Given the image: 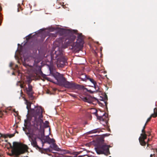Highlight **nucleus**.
<instances>
[{
  "label": "nucleus",
  "instance_id": "1",
  "mask_svg": "<svg viewBox=\"0 0 157 157\" xmlns=\"http://www.w3.org/2000/svg\"><path fill=\"white\" fill-rule=\"evenodd\" d=\"M63 47L52 46L50 56V82L59 86L65 87L69 82L63 74L57 72L56 70V63L58 67H63L67 64V59L63 56Z\"/></svg>",
  "mask_w": 157,
  "mask_h": 157
},
{
  "label": "nucleus",
  "instance_id": "2",
  "mask_svg": "<svg viewBox=\"0 0 157 157\" xmlns=\"http://www.w3.org/2000/svg\"><path fill=\"white\" fill-rule=\"evenodd\" d=\"M55 30L57 31V33L60 36H64L67 37L64 44L63 43V41L62 37L56 39L53 42L52 46L63 47L64 49L66 48L71 43L74 42L76 38V36L75 35L78 34V32L77 30L75 29L52 27L50 26V32H52Z\"/></svg>",
  "mask_w": 157,
  "mask_h": 157
},
{
  "label": "nucleus",
  "instance_id": "3",
  "mask_svg": "<svg viewBox=\"0 0 157 157\" xmlns=\"http://www.w3.org/2000/svg\"><path fill=\"white\" fill-rule=\"evenodd\" d=\"M27 105L26 108L28 109V114L29 109H30V112L32 117H34V122L33 125L36 129H38L39 128L41 129L43 125L44 127L47 128L49 127L48 125V122L45 121L44 123L42 119V110L41 106L36 107L35 106L34 104L30 102L26 101Z\"/></svg>",
  "mask_w": 157,
  "mask_h": 157
},
{
  "label": "nucleus",
  "instance_id": "4",
  "mask_svg": "<svg viewBox=\"0 0 157 157\" xmlns=\"http://www.w3.org/2000/svg\"><path fill=\"white\" fill-rule=\"evenodd\" d=\"M93 144L96 153L98 155L104 154L108 155L110 154L109 148L110 145L107 144L103 140H95L93 141Z\"/></svg>",
  "mask_w": 157,
  "mask_h": 157
},
{
  "label": "nucleus",
  "instance_id": "5",
  "mask_svg": "<svg viewBox=\"0 0 157 157\" xmlns=\"http://www.w3.org/2000/svg\"><path fill=\"white\" fill-rule=\"evenodd\" d=\"M50 152L54 154L52 157H71L66 156L65 155L69 152L59 147L56 143V140L53 138L50 137ZM52 155L50 154V156Z\"/></svg>",
  "mask_w": 157,
  "mask_h": 157
},
{
  "label": "nucleus",
  "instance_id": "6",
  "mask_svg": "<svg viewBox=\"0 0 157 157\" xmlns=\"http://www.w3.org/2000/svg\"><path fill=\"white\" fill-rule=\"evenodd\" d=\"M76 42L71 45V49L75 53H78L83 47L84 44L83 36L82 33H78Z\"/></svg>",
  "mask_w": 157,
  "mask_h": 157
},
{
  "label": "nucleus",
  "instance_id": "7",
  "mask_svg": "<svg viewBox=\"0 0 157 157\" xmlns=\"http://www.w3.org/2000/svg\"><path fill=\"white\" fill-rule=\"evenodd\" d=\"M64 87L67 88H72L75 89L83 90H86L91 94L94 93L96 92L95 91H93L90 90H88L87 88H85L84 86L77 84L72 81L68 82V84Z\"/></svg>",
  "mask_w": 157,
  "mask_h": 157
},
{
  "label": "nucleus",
  "instance_id": "8",
  "mask_svg": "<svg viewBox=\"0 0 157 157\" xmlns=\"http://www.w3.org/2000/svg\"><path fill=\"white\" fill-rule=\"evenodd\" d=\"M25 134L28 136L29 137V140L30 141L31 145L36 149H40L41 148L39 147L37 145V142L36 141V137H33V133H30L29 132V130H28V132H25Z\"/></svg>",
  "mask_w": 157,
  "mask_h": 157
},
{
  "label": "nucleus",
  "instance_id": "9",
  "mask_svg": "<svg viewBox=\"0 0 157 157\" xmlns=\"http://www.w3.org/2000/svg\"><path fill=\"white\" fill-rule=\"evenodd\" d=\"M35 33L36 34L33 36L36 35L38 36H40L41 39L43 41H44L45 38L48 36H49L48 37L46 40L49 38V31H46L45 29H41L35 32Z\"/></svg>",
  "mask_w": 157,
  "mask_h": 157
},
{
  "label": "nucleus",
  "instance_id": "10",
  "mask_svg": "<svg viewBox=\"0 0 157 157\" xmlns=\"http://www.w3.org/2000/svg\"><path fill=\"white\" fill-rule=\"evenodd\" d=\"M27 151V150L22 147H20L12 151V154L15 156H18L20 154L25 153Z\"/></svg>",
  "mask_w": 157,
  "mask_h": 157
},
{
  "label": "nucleus",
  "instance_id": "11",
  "mask_svg": "<svg viewBox=\"0 0 157 157\" xmlns=\"http://www.w3.org/2000/svg\"><path fill=\"white\" fill-rule=\"evenodd\" d=\"M82 75L84 76V78L81 77L80 78H81V80L85 82H86L88 80L89 81L93 84H96V81L90 75H87L86 74H83Z\"/></svg>",
  "mask_w": 157,
  "mask_h": 157
},
{
  "label": "nucleus",
  "instance_id": "12",
  "mask_svg": "<svg viewBox=\"0 0 157 157\" xmlns=\"http://www.w3.org/2000/svg\"><path fill=\"white\" fill-rule=\"evenodd\" d=\"M31 120L29 119H27L25 120L24 124V125L25 126L26 128L27 127H29L31 125L33 126L34 127V126L33 125V124L34 121H32V124H31Z\"/></svg>",
  "mask_w": 157,
  "mask_h": 157
},
{
  "label": "nucleus",
  "instance_id": "13",
  "mask_svg": "<svg viewBox=\"0 0 157 157\" xmlns=\"http://www.w3.org/2000/svg\"><path fill=\"white\" fill-rule=\"evenodd\" d=\"M92 98L96 100H97V99L94 97H84L83 98V100L84 101L87 102L89 103H91L92 102Z\"/></svg>",
  "mask_w": 157,
  "mask_h": 157
},
{
  "label": "nucleus",
  "instance_id": "14",
  "mask_svg": "<svg viewBox=\"0 0 157 157\" xmlns=\"http://www.w3.org/2000/svg\"><path fill=\"white\" fill-rule=\"evenodd\" d=\"M110 135V134L109 133H106L105 134H102L99 137L97 138L96 139V140H103V142H105V140H104V138L105 137H107L109 136Z\"/></svg>",
  "mask_w": 157,
  "mask_h": 157
},
{
  "label": "nucleus",
  "instance_id": "15",
  "mask_svg": "<svg viewBox=\"0 0 157 157\" xmlns=\"http://www.w3.org/2000/svg\"><path fill=\"white\" fill-rule=\"evenodd\" d=\"M105 114V112L102 116H99L98 115L97 117H96L97 119L99 120L100 121H104L105 119L103 118V117L104 116H105V117H106Z\"/></svg>",
  "mask_w": 157,
  "mask_h": 157
},
{
  "label": "nucleus",
  "instance_id": "16",
  "mask_svg": "<svg viewBox=\"0 0 157 157\" xmlns=\"http://www.w3.org/2000/svg\"><path fill=\"white\" fill-rule=\"evenodd\" d=\"M34 93V92L33 91H26V93L28 95L29 97L32 99H33L34 98V97L33 95V94Z\"/></svg>",
  "mask_w": 157,
  "mask_h": 157
},
{
  "label": "nucleus",
  "instance_id": "17",
  "mask_svg": "<svg viewBox=\"0 0 157 157\" xmlns=\"http://www.w3.org/2000/svg\"><path fill=\"white\" fill-rule=\"evenodd\" d=\"M93 86H91V87H94V88H95V89L96 90L95 91H96V92H98L99 91V86H98V85H97V82H96V84H93Z\"/></svg>",
  "mask_w": 157,
  "mask_h": 157
},
{
  "label": "nucleus",
  "instance_id": "18",
  "mask_svg": "<svg viewBox=\"0 0 157 157\" xmlns=\"http://www.w3.org/2000/svg\"><path fill=\"white\" fill-rule=\"evenodd\" d=\"M26 82H27L28 85H31V83L32 82V79L30 76H28L26 77Z\"/></svg>",
  "mask_w": 157,
  "mask_h": 157
},
{
  "label": "nucleus",
  "instance_id": "19",
  "mask_svg": "<svg viewBox=\"0 0 157 157\" xmlns=\"http://www.w3.org/2000/svg\"><path fill=\"white\" fill-rule=\"evenodd\" d=\"M28 87L26 88V91H33V86L31 85H28Z\"/></svg>",
  "mask_w": 157,
  "mask_h": 157
},
{
  "label": "nucleus",
  "instance_id": "20",
  "mask_svg": "<svg viewBox=\"0 0 157 157\" xmlns=\"http://www.w3.org/2000/svg\"><path fill=\"white\" fill-rule=\"evenodd\" d=\"M40 136H41L40 138V137L39 136V137H38V138L42 140H43L44 138V131H43V132H40Z\"/></svg>",
  "mask_w": 157,
  "mask_h": 157
},
{
  "label": "nucleus",
  "instance_id": "21",
  "mask_svg": "<svg viewBox=\"0 0 157 157\" xmlns=\"http://www.w3.org/2000/svg\"><path fill=\"white\" fill-rule=\"evenodd\" d=\"M106 99L107 100V97L106 95L105 96V98H102V99H100L101 101H104V103L105 104V106H106V108H107V102L106 101H105V99Z\"/></svg>",
  "mask_w": 157,
  "mask_h": 157
},
{
  "label": "nucleus",
  "instance_id": "22",
  "mask_svg": "<svg viewBox=\"0 0 157 157\" xmlns=\"http://www.w3.org/2000/svg\"><path fill=\"white\" fill-rule=\"evenodd\" d=\"M140 137H139V140L141 145L142 146H144L146 144V143L144 140H142L140 139Z\"/></svg>",
  "mask_w": 157,
  "mask_h": 157
},
{
  "label": "nucleus",
  "instance_id": "23",
  "mask_svg": "<svg viewBox=\"0 0 157 157\" xmlns=\"http://www.w3.org/2000/svg\"><path fill=\"white\" fill-rule=\"evenodd\" d=\"M57 33H50V37H56L57 36Z\"/></svg>",
  "mask_w": 157,
  "mask_h": 157
},
{
  "label": "nucleus",
  "instance_id": "24",
  "mask_svg": "<svg viewBox=\"0 0 157 157\" xmlns=\"http://www.w3.org/2000/svg\"><path fill=\"white\" fill-rule=\"evenodd\" d=\"M40 76H41L44 78L45 79L48 81H49V78L47 77H46V75L45 74L43 73V74Z\"/></svg>",
  "mask_w": 157,
  "mask_h": 157
},
{
  "label": "nucleus",
  "instance_id": "25",
  "mask_svg": "<svg viewBox=\"0 0 157 157\" xmlns=\"http://www.w3.org/2000/svg\"><path fill=\"white\" fill-rule=\"evenodd\" d=\"M38 74L40 75H41L43 74V73L41 71V67L40 66H39L38 67Z\"/></svg>",
  "mask_w": 157,
  "mask_h": 157
},
{
  "label": "nucleus",
  "instance_id": "26",
  "mask_svg": "<svg viewBox=\"0 0 157 157\" xmlns=\"http://www.w3.org/2000/svg\"><path fill=\"white\" fill-rule=\"evenodd\" d=\"M101 123L103 125L105 126V124H107L108 123V121L106 119H104V121H101Z\"/></svg>",
  "mask_w": 157,
  "mask_h": 157
},
{
  "label": "nucleus",
  "instance_id": "27",
  "mask_svg": "<svg viewBox=\"0 0 157 157\" xmlns=\"http://www.w3.org/2000/svg\"><path fill=\"white\" fill-rule=\"evenodd\" d=\"M142 133H144V134H143L142 133H141V136H142V137L144 139H145V132L144 131V128H143L142 130Z\"/></svg>",
  "mask_w": 157,
  "mask_h": 157
},
{
  "label": "nucleus",
  "instance_id": "28",
  "mask_svg": "<svg viewBox=\"0 0 157 157\" xmlns=\"http://www.w3.org/2000/svg\"><path fill=\"white\" fill-rule=\"evenodd\" d=\"M99 129V128H96V129H93V131L94 132V133H97V132H98L99 133L100 131L99 130H98Z\"/></svg>",
  "mask_w": 157,
  "mask_h": 157
},
{
  "label": "nucleus",
  "instance_id": "29",
  "mask_svg": "<svg viewBox=\"0 0 157 157\" xmlns=\"http://www.w3.org/2000/svg\"><path fill=\"white\" fill-rule=\"evenodd\" d=\"M46 142L49 144V134L47 136Z\"/></svg>",
  "mask_w": 157,
  "mask_h": 157
},
{
  "label": "nucleus",
  "instance_id": "30",
  "mask_svg": "<svg viewBox=\"0 0 157 157\" xmlns=\"http://www.w3.org/2000/svg\"><path fill=\"white\" fill-rule=\"evenodd\" d=\"M93 114H94L96 116V117H97V116L98 115V114L97 113V110L95 109V111L93 113Z\"/></svg>",
  "mask_w": 157,
  "mask_h": 157
},
{
  "label": "nucleus",
  "instance_id": "31",
  "mask_svg": "<svg viewBox=\"0 0 157 157\" xmlns=\"http://www.w3.org/2000/svg\"><path fill=\"white\" fill-rule=\"evenodd\" d=\"M97 100L98 101V104H99V105L100 106H103L104 105H103V103H101L98 100Z\"/></svg>",
  "mask_w": 157,
  "mask_h": 157
},
{
  "label": "nucleus",
  "instance_id": "32",
  "mask_svg": "<svg viewBox=\"0 0 157 157\" xmlns=\"http://www.w3.org/2000/svg\"><path fill=\"white\" fill-rule=\"evenodd\" d=\"M94 132L93 131V130H91L88 132L87 133H88V134H92V133H94Z\"/></svg>",
  "mask_w": 157,
  "mask_h": 157
},
{
  "label": "nucleus",
  "instance_id": "33",
  "mask_svg": "<svg viewBox=\"0 0 157 157\" xmlns=\"http://www.w3.org/2000/svg\"><path fill=\"white\" fill-rule=\"evenodd\" d=\"M151 117H150L149 118H148L147 119L146 123L147 124L148 121H150L151 119Z\"/></svg>",
  "mask_w": 157,
  "mask_h": 157
},
{
  "label": "nucleus",
  "instance_id": "34",
  "mask_svg": "<svg viewBox=\"0 0 157 157\" xmlns=\"http://www.w3.org/2000/svg\"><path fill=\"white\" fill-rule=\"evenodd\" d=\"M83 75V74H82L79 77V78L81 79V78H80L81 77L84 78V75Z\"/></svg>",
  "mask_w": 157,
  "mask_h": 157
},
{
  "label": "nucleus",
  "instance_id": "35",
  "mask_svg": "<svg viewBox=\"0 0 157 157\" xmlns=\"http://www.w3.org/2000/svg\"><path fill=\"white\" fill-rule=\"evenodd\" d=\"M87 156V154H85V155H79V156H78V157H82L85 156Z\"/></svg>",
  "mask_w": 157,
  "mask_h": 157
},
{
  "label": "nucleus",
  "instance_id": "36",
  "mask_svg": "<svg viewBox=\"0 0 157 157\" xmlns=\"http://www.w3.org/2000/svg\"><path fill=\"white\" fill-rule=\"evenodd\" d=\"M150 117H156V116L154 114H152L151 116H150Z\"/></svg>",
  "mask_w": 157,
  "mask_h": 157
},
{
  "label": "nucleus",
  "instance_id": "37",
  "mask_svg": "<svg viewBox=\"0 0 157 157\" xmlns=\"http://www.w3.org/2000/svg\"><path fill=\"white\" fill-rule=\"evenodd\" d=\"M44 149V151H49V147L47 148H46V149Z\"/></svg>",
  "mask_w": 157,
  "mask_h": 157
},
{
  "label": "nucleus",
  "instance_id": "38",
  "mask_svg": "<svg viewBox=\"0 0 157 157\" xmlns=\"http://www.w3.org/2000/svg\"><path fill=\"white\" fill-rule=\"evenodd\" d=\"M12 65L13 63L12 62H10L9 65V67H12Z\"/></svg>",
  "mask_w": 157,
  "mask_h": 157
},
{
  "label": "nucleus",
  "instance_id": "39",
  "mask_svg": "<svg viewBox=\"0 0 157 157\" xmlns=\"http://www.w3.org/2000/svg\"><path fill=\"white\" fill-rule=\"evenodd\" d=\"M151 157H155V155L154 154H151L150 155Z\"/></svg>",
  "mask_w": 157,
  "mask_h": 157
},
{
  "label": "nucleus",
  "instance_id": "40",
  "mask_svg": "<svg viewBox=\"0 0 157 157\" xmlns=\"http://www.w3.org/2000/svg\"><path fill=\"white\" fill-rule=\"evenodd\" d=\"M23 57H24V60L25 61L27 59V58L26 57H24V56H23Z\"/></svg>",
  "mask_w": 157,
  "mask_h": 157
},
{
  "label": "nucleus",
  "instance_id": "41",
  "mask_svg": "<svg viewBox=\"0 0 157 157\" xmlns=\"http://www.w3.org/2000/svg\"><path fill=\"white\" fill-rule=\"evenodd\" d=\"M23 130L24 131H25V132H26V130H25V128L24 127H23Z\"/></svg>",
  "mask_w": 157,
  "mask_h": 157
},
{
  "label": "nucleus",
  "instance_id": "42",
  "mask_svg": "<svg viewBox=\"0 0 157 157\" xmlns=\"http://www.w3.org/2000/svg\"><path fill=\"white\" fill-rule=\"evenodd\" d=\"M49 134H50V136H51V137H52V135H51V132H50V133H49Z\"/></svg>",
  "mask_w": 157,
  "mask_h": 157
},
{
  "label": "nucleus",
  "instance_id": "43",
  "mask_svg": "<svg viewBox=\"0 0 157 157\" xmlns=\"http://www.w3.org/2000/svg\"><path fill=\"white\" fill-rule=\"evenodd\" d=\"M20 86L21 88H22L23 87V85L21 84L20 85Z\"/></svg>",
  "mask_w": 157,
  "mask_h": 157
},
{
  "label": "nucleus",
  "instance_id": "44",
  "mask_svg": "<svg viewBox=\"0 0 157 157\" xmlns=\"http://www.w3.org/2000/svg\"><path fill=\"white\" fill-rule=\"evenodd\" d=\"M146 124L145 123V124L144 125V126L143 127V128H144V129H145V126H146Z\"/></svg>",
  "mask_w": 157,
  "mask_h": 157
},
{
  "label": "nucleus",
  "instance_id": "45",
  "mask_svg": "<svg viewBox=\"0 0 157 157\" xmlns=\"http://www.w3.org/2000/svg\"><path fill=\"white\" fill-rule=\"evenodd\" d=\"M47 66H48V68L49 69V64H47Z\"/></svg>",
  "mask_w": 157,
  "mask_h": 157
},
{
  "label": "nucleus",
  "instance_id": "46",
  "mask_svg": "<svg viewBox=\"0 0 157 157\" xmlns=\"http://www.w3.org/2000/svg\"><path fill=\"white\" fill-rule=\"evenodd\" d=\"M2 135L1 133H0V138L1 137H2Z\"/></svg>",
  "mask_w": 157,
  "mask_h": 157
},
{
  "label": "nucleus",
  "instance_id": "47",
  "mask_svg": "<svg viewBox=\"0 0 157 157\" xmlns=\"http://www.w3.org/2000/svg\"><path fill=\"white\" fill-rule=\"evenodd\" d=\"M31 34H29L27 36H30L31 35Z\"/></svg>",
  "mask_w": 157,
  "mask_h": 157
},
{
  "label": "nucleus",
  "instance_id": "48",
  "mask_svg": "<svg viewBox=\"0 0 157 157\" xmlns=\"http://www.w3.org/2000/svg\"><path fill=\"white\" fill-rule=\"evenodd\" d=\"M47 93L48 94H49V90H48V91H47Z\"/></svg>",
  "mask_w": 157,
  "mask_h": 157
},
{
  "label": "nucleus",
  "instance_id": "49",
  "mask_svg": "<svg viewBox=\"0 0 157 157\" xmlns=\"http://www.w3.org/2000/svg\"><path fill=\"white\" fill-rule=\"evenodd\" d=\"M16 142H13V145H14V144H16Z\"/></svg>",
  "mask_w": 157,
  "mask_h": 157
},
{
  "label": "nucleus",
  "instance_id": "50",
  "mask_svg": "<svg viewBox=\"0 0 157 157\" xmlns=\"http://www.w3.org/2000/svg\"><path fill=\"white\" fill-rule=\"evenodd\" d=\"M87 124V122H85V124Z\"/></svg>",
  "mask_w": 157,
  "mask_h": 157
},
{
  "label": "nucleus",
  "instance_id": "51",
  "mask_svg": "<svg viewBox=\"0 0 157 157\" xmlns=\"http://www.w3.org/2000/svg\"><path fill=\"white\" fill-rule=\"evenodd\" d=\"M14 134H12V137L13 136H14Z\"/></svg>",
  "mask_w": 157,
  "mask_h": 157
},
{
  "label": "nucleus",
  "instance_id": "52",
  "mask_svg": "<svg viewBox=\"0 0 157 157\" xmlns=\"http://www.w3.org/2000/svg\"><path fill=\"white\" fill-rule=\"evenodd\" d=\"M14 73H12V75H14Z\"/></svg>",
  "mask_w": 157,
  "mask_h": 157
},
{
  "label": "nucleus",
  "instance_id": "53",
  "mask_svg": "<svg viewBox=\"0 0 157 157\" xmlns=\"http://www.w3.org/2000/svg\"><path fill=\"white\" fill-rule=\"evenodd\" d=\"M17 10H18V11H19V9L18 8L17 9Z\"/></svg>",
  "mask_w": 157,
  "mask_h": 157
},
{
  "label": "nucleus",
  "instance_id": "54",
  "mask_svg": "<svg viewBox=\"0 0 157 157\" xmlns=\"http://www.w3.org/2000/svg\"><path fill=\"white\" fill-rule=\"evenodd\" d=\"M49 92H50V94L51 92H50V91H49Z\"/></svg>",
  "mask_w": 157,
  "mask_h": 157
},
{
  "label": "nucleus",
  "instance_id": "55",
  "mask_svg": "<svg viewBox=\"0 0 157 157\" xmlns=\"http://www.w3.org/2000/svg\"><path fill=\"white\" fill-rule=\"evenodd\" d=\"M19 45V44H18V45Z\"/></svg>",
  "mask_w": 157,
  "mask_h": 157
},
{
  "label": "nucleus",
  "instance_id": "56",
  "mask_svg": "<svg viewBox=\"0 0 157 157\" xmlns=\"http://www.w3.org/2000/svg\"><path fill=\"white\" fill-rule=\"evenodd\" d=\"M34 63H35V61H34Z\"/></svg>",
  "mask_w": 157,
  "mask_h": 157
},
{
  "label": "nucleus",
  "instance_id": "57",
  "mask_svg": "<svg viewBox=\"0 0 157 157\" xmlns=\"http://www.w3.org/2000/svg\"><path fill=\"white\" fill-rule=\"evenodd\" d=\"M109 157H111V156H109Z\"/></svg>",
  "mask_w": 157,
  "mask_h": 157
}]
</instances>
